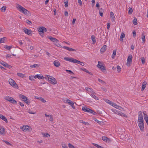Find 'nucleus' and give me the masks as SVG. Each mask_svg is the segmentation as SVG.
<instances>
[{
    "label": "nucleus",
    "mask_w": 148,
    "mask_h": 148,
    "mask_svg": "<svg viewBox=\"0 0 148 148\" xmlns=\"http://www.w3.org/2000/svg\"><path fill=\"white\" fill-rule=\"evenodd\" d=\"M28 112L30 114H35L36 113V112H32L30 110H29Z\"/></svg>",
    "instance_id": "603ef678"
},
{
    "label": "nucleus",
    "mask_w": 148,
    "mask_h": 148,
    "mask_svg": "<svg viewBox=\"0 0 148 148\" xmlns=\"http://www.w3.org/2000/svg\"><path fill=\"white\" fill-rule=\"evenodd\" d=\"M125 36V34L124 33H122L120 37V40L121 41L123 40V38Z\"/></svg>",
    "instance_id": "c9c22d12"
},
{
    "label": "nucleus",
    "mask_w": 148,
    "mask_h": 148,
    "mask_svg": "<svg viewBox=\"0 0 148 148\" xmlns=\"http://www.w3.org/2000/svg\"><path fill=\"white\" fill-rule=\"evenodd\" d=\"M116 54V51L115 50H113V53L112 55V58H114L115 57V56Z\"/></svg>",
    "instance_id": "ea45409f"
},
{
    "label": "nucleus",
    "mask_w": 148,
    "mask_h": 148,
    "mask_svg": "<svg viewBox=\"0 0 148 148\" xmlns=\"http://www.w3.org/2000/svg\"><path fill=\"white\" fill-rule=\"evenodd\" d=\"M143 120V114L141 111L138 112V121Z\"/></svg>",
    "instance_id": "ddd939ff"
},
{
    "label": "nucleus",
    "mask_w": 148,
    "mask_h": 148,
    "mask_svg": "<svg viewBox=\"0 0 148 148\" xmlns=\"http://www.w3.org/2000/svg\"><path fill=\"white\" fill-rule=\"evenodd\" d=\"M38 99L40 100L43 103H45L46 102V100L42 97H40L37 98Z\"/></svg>",
    "instance_id": "79ce46f5"
},
{
    "label": "nucleus",
    "mask_w": 148,
    "mask_h": 148,
    "mask_svg": "<svg viewBox=\"0 0 148 148\" xmlns=\"http://www.w3.org/2000/svg\"><path fill=\"white\" fill-rule=\"evenodd\" d=\"M34 79L35 78L34 76L31 75L29 77V79L31 81L34 80Z\"/></svg>",
    "instance_id": "de8ad7c7"
},
{
    "label": "nucleus",
    "mask_w": 148,
    "mask_h": 148,
    "mask_svg": "<svg viewBox=\"0 0 148 148\" xmlns=\"http://www.w3.org/2000/svg\"><path fill=\"white\" fill-rule=\"evenodd\" d=\"M62 148H68L67 146L65 144H64L62 145Z\"/></svg>",
    "instance_id": "774afa93"
},
{
    "label": "nucleus",
    "mask_w": 148,
    "mask_h": 148,
    "mask_svg": "<svg viewBox=\"0 0 148 148\" xmlns=\"http://www.w3.org/2000/svg\"><path fill=\"white\" fill-rule=\"evenodd\" d=\"M1 64L5 67H9V66H10L7 63L3 61L1 62Z\"/></svg>",
    "instance_id": "b1692460"
},
{
    "label": "nucleus",
    "mask_w": 148,
    "mask_h": 148,
    "mask_svg": "<svg viewBox=\"0 0 148 148\" xmlns=\"http://www.w3.org/2000/svg\"><path fill=\"white\" fill-rule=\"evenodd\" d=\"M132 58V55H130L128 56L127 62V65L128 66H130L131 64Z\"/></svg>",
    "instance_id": "6e6552de"
},
{
    "label": "nucleus",
    "mask_w": 148,
    "mask_h": 148,
    "mask_svg": "<svg viewBox=\"0 0 148 148\" xmlns=\"http://www.w3.org/2000/svg\"><path fill=\"white\" fill-rule=\"evenodd\" d=\"M9 84L12 87L15 88H17L18 86L15 82V81L12 79L10 78L8 80Z\"/></svg>",
    "instance_id": "423d86ee"
},
{
    "label": "nucleus",
    "mask_w": 148,
    "mask_h": 148,
    "mask_svg": "<svg viewBox=\"0 0 148 148\" xmlns=\"http://www.w3.org/2000/svg\"><path fill=\"white\" fill-rule=\"evenodd\" d=\"M133 11L132 8H129L128 13L129 14H132Z\"/></svg>",
    "instance_id": "8fccbe9b"
},
{
    "label": "nucleus",
    "mask_w": 148,
    "mask_h": 148,
    "mask_svg": "<svg viewBox=\"0 0 148 148\" xmlns=\"http://www.w3.org/2000/svg\"><path fill=\"white\" fill-rule=\"evenodd\" d=\"M100 6L99 3V2H97L96 5V7L98 9H99V7Z\"/></svg>",
    "instance_id": "680f3d73"
},
{
    "label": "nucleus",
    "mask_w": 148,
    "mask_h": 148,
    "mask_svg": "<svg viewBox=\"0 0 148 148\" xmlns=\"http://www.w3.org/2000/svg\"><path fill=\"white\" fill-rule=\"evenodd\" d=\"M40 65L38 64H35L33 65H31L30 66V67L31 68H35L36 67H38Z\"/></svg>",
    "instance_id": "f704fd0d"
},
{
    "label": "nucleus",
    "mask_w": 148,
    "mask_h": 148,
    "mask_svg": "<svg viewBox=\"0 0 148 148\" xmlns=\"http://www.w3.org/2000/svg\"><path fill=\"white\" fill-rule=\"evenodd\" d=\"M26 22V23L29 25H31L32 24V22L28 20H27Z\"/></svg>",
    "instance_id": "052dcab7"
},
{
    "label": "nucleus",
    "mask_w": 148,
    "mask_h": 148,
    "mask_svg": "<svg viewBox=\"0 0 148 148\" xmlns=\"http://www.w3.org/2000/svg\"><path fill=\"white\" fill-rule=\"evenodd\" d=\"M6 38L5 37H3V38H1L0 40V43H3L6 41Z\"/></svg>",
    "instance_id": "7c9ffc66"
},
{
    "label": "nucleus",
    "mask_w": 148,
    "mask_h": 148,
    "mask_svg": "<svg viewBox=\"0 0 148 148\" xmlns=\"http://www.w3.org/2000/svg\"><path fill=\"white\" fill-rule=\"evenodd\" d=\"M98 81L100 82H101V83H102L103 84H106V83L105 82L103 81L102 80L99 79L98 80Z\"/></svg>",
    "instance_id": "13d9d810"
},
{
    "label": "nucleus",
    "mask_w": 148,
    "mask_h": 148,
    "mask_svg": "<svg viewBox=\"0 0 148 148\" xmlns=\"http://www.w3.org/2000/svg\"><path fill=\"white\" fill-rule=\"evenodd\" d=\"M142 63L143 64H144L145 63V59L144 57H142L141 58Z\"/></svg>",
    "instance_id": "5fc2aeb1"
},
{
    "label": "nucleus",
    "mask_w": 148,
    "mask_h": 148,
    "mask_svg": "<svg viewBox=\"0 0 148 148\" xmlns=\"http://www.w3.org/2000/svg\"><path fill=\"white\" fill-rule=\"evenodd\" d=\"M54 65L56 67H58L60 65V62L58 60H55L53 62Z\"/></svg>",
    "instance_id": "6ab92c4d"
},
{
    "label": "nucleus",
    "mask_w": 148,
    "mask_h": 148,
    "mask_svg": "<svg viewBox=\"0 0 148 148\" xmlns=\"http://www.w3.org/2000/svg\"><path fill=\"white\" fill-rule=\"evenodd\" d=\"M92 144L94 146L97 147V148H103V147L95 143H92Z\"/></svg>",
    "instance_id": "49530a36"
},
{
    "label": "nucleus",
    "mask_w": 148,
    "mask_h": 148,
    "mask_svg": "<svg viewBox=\"0 0 148 148\" xmlns=\"http://www.w3.org/2000/svg\"><path fill=\"white\" fill-rule=\"evenodd\" d=\"M103 10L102 8H101L99 10V13L100 15L101 16H103Z\"/></svg>",
    "instance_id": "2f4dec72"
},
{
    "label": "nucleus",
    "mask_w": 148,
    "mask_h": 148,
    "mask_svg": "<svg viewBox=\"0 0 148 148\" xmlns=\"http://www.w3.org/2000/svg\"><path fill=\"white\" fill-rule=\"evenodd\" d=\"M137 20L136 18H134L133 20V23L134 25H136L137 24Z\"/></svg>",
    "instance_id": "c03bdc74"
},
{
    "label": "nucleus",
    "mask_w": 148,
    "mask_h": 148,
    "mask_svg": "<svg viewBox=\"0 0 148 148\" xmlns=\"http://www.w3.org/2000/svg\"><path fill=\"white\" fill-rule=\"evenodd\" d=\"M68 146L69 148H75L73 145L70 143L68 144Z\"/></svg>",
    "instance_id": "6e6d98bb"
},
{
    "label": "nucleus",
    "mask_w": 148,
    "mask_h": 148,
    "mask_svg": "<svg viewBox=\"0 0 148 148\" xmlns=\"http://www.w3.org/2000/svg\"><path fill=\"white\" fill-rule=\"evenodd\" d=\"M104 100L107 103H108V104H109L110 105H111L112 106H113V104H114V103L112 102V101L108 99H104Z\"/></svg>",
    "instance_id": "4be33fe9"
},
{
    "label": "nucleus",
    "mask_w": 148,
    "mask_h": 148,
    "mask_svg": "<svg viewBox=\"0 0 148 148\" xmlns=\"http://www.w3.org/2000/svg\"><path fill=\"white\" fill-rule=\"evenodd\" d=\"M6 8V6H4L1 8V10L2 12H4L5 11Z\"/></svg>",
    "instance_id": "a19ab883"
},
{
    "label": "nucleus",
    "mask_w": 148,
    "mask_h": 148,
    "mask_svg": "<svg viewBox=\"0 0 148 148\" xmlns=\"http://www.w3.org/2000/svg\"><path fill=\"white\" fill-rule=\"evenodd\" d=\"M147 84V83L146 81H144L142 83V88L141 89V91H143L144 90L145 88L146 85Z\"/></svg>",
    "instance_id": "f3484780"
},
{
    "label": "nucleus",
    "mask_w": 148,
    "mask_h": 148,
    "mask_svg": "<svg viewBox=\"0 0 148 148\" xmlns=\"http://www.w3.org/2000/svg\"><path fill=\"white\" fill-rule=\"evenodd\" d=\"M4 48L6 49H7L10 50V49L12 48V47L10 46L7 45H5L4 46Z\"/></svg>",
    "instance_id": "09e8293b"
},
{
    "label": "nucleus",
    "mask_w": 148,
    "mask_h": 148,
    "mask_svg": "<svg viewBox=\"0 0 148 148\" xmlns=\"http://www.w3.org/2000/svg\"><path fill=\"white\" fill-rule=\"evenodd\" d=\"M141 39L143 40V43H145V37L144 33H142L141 35Z\"/></svg>",
    "instance_id": "c756f323"
},
{
    "label": "nucleus",
    "mask_w": 148,
    "mask_h": 148,
    "mask_svg": "<svg viewBox=\"0 0 148 148\" xmlns=\"http://www.w3.org/2000/svg\"><path fill=\"white\" fill-rule=\"evenodd\" d=\"M63 48L66 49V50H68V51L69 50V49L70 48V47H69L67 46H64V47H63Z\"/></svg>",
    "instance_id": "0e129e2a"
},
{
    "label": "nucleus",
    "mask_w": 148,
    "mask_h": 148,
    "mask_svg": "<svg viewBox=\"0 0 148 148\" xmlns=\"http://www.w3.org/2000/svg\"><path fill=\"white\" fill-rule=\"evenodd\" d=\"M17 75L18 76L22 78H23L25 77V75L21 73H17Z\"/></svg>",
    "instance_id": "473e14b6"
},
{
    "label": "nucleus",
    "mask_w": 148,
    "mask_h": 148,
    "mask_svg": "<svg viewBox=\"0 0 148 148\" xmlns=\"http://www.w3.org/2000/svg\"><path fill=\"white\" fill-rule=\"evenodd\" d=\"M115 16L114 15L113 13L112 12H110V18L112 19L113 21L112 22H113L114 21Z\"/></svg>",
    "instance_id": "cd10ccee"
},
{
    "label": "nucleus",
    "mask_w": 148,
    "mask_h": 148,
    "mask_svg": "<svg viewBox=\"0 0 148 148\" xmlns=\"http://www.w3.org/2000/svg\"><path fill=\"white\" fill-rule=\"evenodd\" d=\"M65 103H68L70 106L72 105H74V103L73 101L69 99H66Z\"/></svg>",
    "instance_id": "a878e982"
},
{
    "label": "nucleus",
    "mask_w": 148,
    "mask_h": 148,
    "mask_svg": "<svg viewBox=\"0 0 148 148\" xmlns=\"http://www.w3.org/2000/svg\"><path fill=\"white\" fill-rule=\"evenodd\" d=\"M43 136L45 137H50L49 134L48 133H42Z\"/></svg>",
    "instance_id": "58836bf2"
},
{
    "label": "nucleus",
    "mask_w": 148,
    "mask_h": 148,
    "mask_svg": "<svg viewBox=\"0 0 148 148\" xmlns=\"http://www.w3.org/2000/svg\"><path fill=\"white\" fill-rule=\"evenodd\" d=\"M107 46L106 45H104L103 47L101 48L100 50L101 52V53H103L106 50Z\"/></svg>",
    "instance_id": "a211bd4d"
},
{
    "label": "nucleus",
    "mask_w": 148,
    "mask_h": 148,
    "mask_svg": "<svg viewBox=\"0 0 148 148\" xmlns=\"http://www.w3.org/2000/svg\"><path fill=\"white\" fill-rule=\"evenodd\" d=\"M102 140L105 141L107 142V141H110V138H108L106 137L103 136L102 137Z\"/></svg>",
    "instance_id": "393cba45"
},
{
    "label": "nucleus",
    "mask_w": 148,
    "mask_h": 148,
    "mask_svg": "<svg viewBox=\"0 0 148 148\" xmlns=\"http://www.w3.org/2000/svg\"><path fill=\"white\" fill-rule=\"evenodd\" d=\"M114 106L116 108L120 110H121L122 109H123L121 107L117 105L116 104L114 103V104H113V106Z\"/></svg>",
    "instance_id": "412c9836"
},
{
    "label": "nucleus",
    "mask_w": 148,
    "mask_h": 148,
    "mask_svg": "<svg viewBox=\"0 0 148 148\" xmlns=\"http://www.w3.org/2000/svg\"><path fill=\"white\" fill-rule=\"evenodd\" d=\"M91 39L93 42L92 44H95L96 42V40L94 36L93 35L91 37Z\"/></svg>",
    "instance_id": "72a5a7b5"
},
{
    "label": "nucleus",
    "mask_w": 148,
    "mask_h": 148,
    "mask_svg": "<svg viewBox=\"0 0 148 148\" xmlns=\"http://www.w3.org/2000/svg\"><path fill=\"white\" fill-rule=\"evenodd\" d=\"M16 8L20 12L27 15H29V12L25 8L19 4H17Z\"/></svg>",
    "instance_id": "f03ea898"
},
{
    "label": "nucleus",
    "mask_w": 148,
    "mask_h": 148,
    "mask_svg": "<svg viewBox=\"0 0 148 148\" xmlns=\"http://www.w3.org/2000/svg\"><path fill=\"white\" fill-rule=\"evenodd\" d=\"M34 77L35 79H36V78H38L39 79H44V78H45L46 79H47V77L45 76V77H44L43 75L41 74H37L35 76H34Z\"/></svg>",
    "instance_id": "1a4fd4ad"
},
{
    "label": "nucleus",
    "mask_w": 148,
    "mask_h": 148,
    "mask_svg": "<svg viewBox=\"0 0 148 148\" xmlns=\"http://www.w3.org/2000/svg\"><path fill=\"white\" fill-rule=\"evenodd\" d=\"M5 133V129L3 127H0V134H4Z\"/></svg>",
    "instance_id": "bb28decb"
},
{
    "label": "nucleus",
    "mask_w": 148,
    "mask_h": 148,
    "mask_svg": "<svg viewBox=\"0 0 148 148\" xmlns=\"http://www.w3.org/2000/svg\"><path fill=\"white\" fill-rule=\"evenodd\" d=\"M143 121H138V126L139 127L140 131L142 132L144 130V124Z\"/></svg>",
    "instance_id": "0eeeda50"
},
{
    "label": "nucleus",
    "mask_w": 148,
    "mask_h": 148,
    "mask_svg": "<svg viewBox=\"0 0 148 148\" xmlns=\"http://www.w3.org/2000/svg\"><path fill=\"white\" fill-rule=\"evenodd\" d=\"M25 103L29 105L30 103V100L27 99V98L25 100H23Z\"/></svg>",
    "instance_id": "4c0bfd02"
},
{
    "label": "nucleus",
    "mask_w": 148,
    "mask_h": 148,
    "mask_svg": "<svg viewBox=\"0 0 148 148\" xmlns=\"http://www.w3.org/2000/svg\"><path fill=\"white\" fill-rule=\"evenodd\" d=\"M54 44L58 47H61V45L58 43V42H56Z\"/></svg>",
    "instance_id": "4d7b16f0"
},
{
    "label": "nucleus",
    "mask_w": 148,
    "mask_h": 148,
    "mask_svg": "<svg viewBox=\"0 0 148 148\" xmlns=\"http://www.w3.org/2000/svg\"><path fill=\"white\" fill-rule=\"evenodd\" d=\"M112 111L115 114H118L119 113V112H120V111H118L117 110H116L114 109H111Z\"/></svg>",
    "instance_id": "e433bc0d"
},
{
    "label": "nucleus",
    "mask_w": 148,
    "mask_h": 148,
    "mask_svg": "<svg viewBox=\"0 0 148 148\" xmlns=\"http://www.w3.org/2000/svg\"><path fill=\"white\" fill-rule=\"evenodd\" d=\"M110 24L109 23H108L107 25V28L108 29H109L110 27Z\"/></svg>",
    "instance_id": "69168bd1"
},
{
    "label": "nucleus",
    "mask_w": 148,
    "mask_h": 148,
    "mask_svg": "<svg viewBox=\"0 0 148 148\" xmlns=\"http://www.w3.org/2000/svg\"><path fill=\"white\" fill-rule=\"evenodd\" d=\"M66 71L67 72H69V73L71 75L74 74V73L71 71L70 70H66Z\"/></svg>",
    "instance_id": "3c124183"
},
{
    "label": "nucleus",
    "mask_w": 148,
    "mask_h": 148,
    "mask_svg": "<svg viewBox=\"0 0 148 148\" xmlns=\"http://www.w3.org/2000/svg\"><path fill=\"white\" fill-rule=\"evenodd\" d=\"M30 128V127L27 125H26L25 127H22L21 129L24 131H27L30 130L29 129Z\"/></svg>",
    "instance_id": "dca6fc26"
},
{
    "label": "nucleus",
    "mask_w": 148,
    "mask_h": 148,
    "mask_svg": "<svg viewBox=\"0 0 148 148\" xmlns=\"http://www.w3.org/2000/svg\"><path fill=\"white\" fill-rule=\"evenodd\" d=\"M38 29L39 32H41L42 33L45 32L47 31V29L44 27H39Z\"/></svg>",
    "instance_id": "9b49d317"
},
{
    "label": "nucleus",
    "mask_w": 148,
    "mask_h": 148,
    "mask_svg": "<svg viewBox=\"0 0 148 148\" xmlns=\"http://www.w3.org/2000/svg\"><path fill=\"white\" fill-rule=\"evenodd\" d=\"M143 113L144 114V119L146 121L148 125V116L147 114H146V112L145 111H144L143 112Z\"/></svg>",
    "instance_id": "4468645a"
},
{
    "label": "nucleus",
    "mask_w": 148,
    "mask_h": 148,
    "mask_svg": "<svg viewBox=\"0 0 148 148\" xmlns=\"http://www.w3.org/2000/svg\"><path fill=\"white\" fill-rule=\"evenodd\" d=\"M4 99L13 104H16L17 103V102L12 97L6 96L4 97Z\"/></svg>",
    "instance_id": "39448f33"
},
{
    "label": "nucleus",
    "mask_w": 148,
    "mask_h": 148,
    "mask_svg": "<svg viewBox=\"0 0 148 148\" xmlns=\"http://www.w3.org/2000/svg\"><path fill=\"white\" fill-rule=\"evenodd\" d=\"M0 118L2 119L3 121L5 122L6 123L8 122V120L6 117L2 115V114H0Z\"/></svg>",
    "instance_id": "5701e85b"
},
{
    "label": "nucleus",
    "mask_w": 148,
    "mask_h": 148,
    "mask_svg": "<svg viewBox=\"0 0 148 148\" xmlns=\"http://www.w3.org/2000/svg\"><path fill=\"white\" fill-rule=\"evenodd\" d=\"M78 2L80 5H82V3L81 0H78Z\"/></svg>",
    "instance_id": "e2e57ef3"
},
{
    "label": "nucleus",
    "mask_w": 148,
    "mask_h": 148,
    "mask_svg": "<svg viewBox=\"0 0 148 148\" xmlns=\"http://www.w3.org/2000/svg\"><path fill=\"white\" fill-rule=\"evenodd\" d=\"M64 3H65L64 6L65 7H67L68 5V0H64Z\"/></svg>",
    "instance_id": "a18cd8bd"
},
{
    "label": "nucleus",
    "mask_w": 148,
    "mask_h": 148,
    "mask_svg": "<svg viewBox=\"0 0 148 148\" xmlns=\"http://www.w3.org/2000/svg\"><path fill=\"white\" fill-rule=\"evenodd\" d=\"M117 69L118 72H120L121 71V68L118 65L117 66Z\"/></svg>",
    "instance_id": "864d4df0"
},
{
    "label": "nucleus",
    "mask_w": 148,
    "mask_h": 148,
    "mask_svg": "<svg viewBox=\"0 0 148 148\" xmlns=\"http://www.w3.org/2000/svg\"><path fill=\"white\" fill-rule=\"evenodd\" d=\"M19 97L20 99H22L23 100H25L27 98V97L21 94L19 95Z\"/></svg>",
    "instance_id": "c85d7f7f"
},
{
    "label": "nucleus",
    "mask_w": 148,
    "mask_h": 148,
    "mask_svg": "<svg viewBox=\"0 0 148 148\" xmlns=\"http://www.w3.org/2000/svg\"><path fill=\"white\" fill-rule=\"evenodd\" d=\"M24 32L26 34L29 35H31L32 34V31L25 28L23 29Z\"/></svg>",
    "instance_id": "f8f14e48"
},
{
    "label": "nucleus",
    "mask_w": 148,
    "mask_h": 148,
    "mask_svg": "<svg viewBox=\"0 0 148 148\" xmlns=\"http://www.w3.org/2000/svg\"><path fill=\"white\" fill-rule=\"evenodd\" d=\"M82 110L85 112H88L89 113L92 112V110L87 108L86 107H84L82 108Z\"/></svg>",
    "instance_id": "9d476101"
},
{
    "label": "nucleus",
    "mask_w": 148,
    "mask_h": 148,
    "mask_svg": "<svg viewBox=\"0 0 148 148\" xmlns=\"http://www.w3.org/2000/svg\"><path fill=\"white\" fill-rule=\"evenodd\" d=\"M103 65V63L100 61H98V64L97 65V66L101 70L103 73H107V71Z\"/></svg>",
    "instance_id": "20e7f679"
},
{
    "label": "nucleus",
    "mask_w": 148,
    "mask_h": 148,
    "mask_svg": "<svg viewBox=\"0 0 148 148\" xmlns=\"http://www.w3.org/2000/svg\"><path fill=\"white\" fill-rule=\"evenodd\" d=\"M79 121L80 123H84L85 125H87V124L88 123L87 122H84L82 120H80Z\"/></svg>",
    "instance_id": "bf43d9fd"
},
{
    "label": "nucleus",
    "mask_w": 148,
    "mask_h": 148,
    "mask_svg": "<svg viewBox=\"0 0 148 148\" xmlns=\"http://www.w3.org/2000/svg\"><path fill=\"white\" fill-rule=\"evenodd\" d=\"M119 114H118V115H121L122 116L125 117L127 116L125 114L122 113L121 111L119 112Z\"/></svg>",
    "instance_id": "37998d69"
},
{
    "label": "nucleus",
    "mask_w": 148,
    "mask_h": 148,
    "mask_svg": "<svg viewBox=\"0 0 148 148\" xmlns=\"http://www.w3.org/2000/svg\"><path fill=\"white\" fill-rule=\"evenodd\" d=\"M47 78L48 81L49 83L52 84H57V82L55 78L52 76H50L48 75H45Z\"/></svg>",
    "instance_id": "7ed1b4c3"
},
{
    "label": "nucleus",
    "mask_w": 148,
    "mask_h": 148,
    "mask_svg": "<svg viewBox=\"0 0 148 148\" xmlns=\"http://www.w3.org/2000/svg\"><path fill=\"white\" fill-rule=\"evenodd\" d=\"M49 117H50V118H49V120L50 121H53V119L52 117V116L51 115V116H49Z\"/></svg>",
    "instance_id": "338daca9"
},
{
    "label": "nucleus",
    "mask_w": 148,
    "mask_h": 148,
    "mask_svg": "<svg viewBox=\"0 0 148 148\" xmlns=\"http://www.w3.org/2000/svg\"><path fill=\"white\" fill-rule=\"evenodd\" d=\"M48 38L51 41L55 42H58L59 41L56 38L52 37L51 36H49Z\"/></svg>",
    "instance_id": "2eb2a0df"
},
{
    "label": "nucleus",
    "mask_w": 148,
    "mask_h": 148,
    "mask_svg": "<svg viewBox=\"0 0 148 148\" xmlns=\"http://www.w3.org/2000/svg\"><path fill=\"white\" fill-rule=\"evenodd\" d=\"M95 94L96 93L95 92L90 94V96L95 99L96 100H98L99 99L98 97L95 95Z\"/></svg>",
    "instance_id": "aec40b11"
},
{
    "label": "nucleus",
    "mask_w": 148,
    "mask_h": 148,
    "mask_svg": "<svg viewBox=\"0 0 148 148\" xmlns=\"http://www.w3.org/2000/svg\"><path fill=\"white\" fill-rule=\"evenodd\" d=\"M64 59L67 61H69L74 63H76L78 64H81L82 66H84V62H81L80 61L73 58L64 57Z\"/></svg>",
    "instance_id": "f257e3e1"
}]
</instances>
